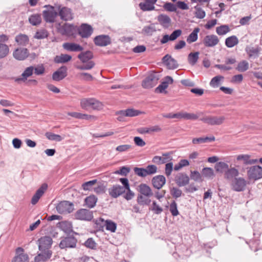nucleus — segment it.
I'll list each match as a JSON object with an SVG mask.
<instances>
[{
  "mask_svg": "<svg viewBox=\"0 0 262 262\" xmlns=\"http://www.w3.org/2000/svg\"><path fill=\"white\" fill-rule=\"evenodd\" d=\"M247 177L249 180H257L262 178V167L259 165H254L246 168Z\"/></svg>",
  "mask_w": 262,
  "mask_h": 262,
  "instance_id": "4",
  "label": "nucleus"
},
{
  "mask_svg": "<svg viewBox=\"0 0 262 262\" xmlns=\"http://www.w3.org/2000/svg\"><path fill=\"white\" fill-rule=\"evenodd\" d=\"M97 182L96 179L84 182L82 184V188L84 190H90L92 186Z\"/></svg>",
  "mask_w": 262,
  "mask_h": 262,
  "instance_id": "58",
  "label": "nucleus"
},
{
  "mask_svg": "<svg viewBox=\"0 0 262 262\" xmlns=\"http://www.w3.org/2000/svg\"><path fill=\"white\" fill-rule=\"evenodd\" d=\"M48 36V31L44 29H40L38 30L34 36V37L41 39H44L47 38Z\"/></svg>",
  "mask_w": 262,
  "mask_h": 262,
  "instance_id": "55",
  "label": "nucleus"
},
{
  "mask_svg": "<svg viewBox=\"0 0 262 262\" xmlns=\"http://www.w3.org/2000/svg\"><path fill=\"white\" fill-rule=\"evenodd\" d=\"M225 120V118L224 116H206L200 119L201 121L210 125H221Z\"/></svg>",
  "mask_w": 262,
  "mask_h": 262,
  "instance_id": "7",
  "label": "nucleus"
},
{
  "mask_svg": "<svg viewBox=\"0 0 262 262\" xmlns=\"http://www.w3.org/2000/svg\"><path fill=\"white\" fill-rule=\"evenodd\" d=\"M84 246L91 249H96L97 244L93 238H89L84 243Z\"/></svg>",
  "mask_w": 262,
  "mask_h": 262,
  "instance_id": "63",
  "label": "nucleus"
},
{
  "mask_svg": "<svg viewBox=\"0 0 262 262\" xmlns=\"http://www.w3.org/2000/svg\"><path fill=\"white\" fill-rule=\"evenodd\" d=\"M58 227L67 234H70L73 232V226L71 222L69 221H62L58 223Z\"/></svg>",
  "mask_w": 262,
  "mask_h": 262,
  "instance_id": "28",
  "label": "nucleus"
},
{
  "mask_svg": "<svg viewBox=\"0 0 262 262\" xmlns=\"http://www.w3.org/2000/svg\"><path fill=\"white\" fill-rule=\"evenodd\" d=\"M200 30V29L198 27L194 28L193 31L187 37L186 39L187 42L189 43H191L196 41L198 38V34Z\"/></svg>",
  "mask_w": 262,
  "mask_h": 262,
  "instance_id": "35",
  "label": "nucleus"
},
{
  "mask_svg": "<svg viewBox=\"0 0 262 262\" xmlns=\"http://www.w3.org/2000/svg\"><path fill=\"white\" fill-rule=\"evenodd\" d=\"M85 203L89 208H93L97 202V198L94 195H91L85 199Z\"/></svg>",
  "mask_w": 262,
  "mask_h": 262,
  "instance_id": "37",
  "label": "nucleus"
},
{
  "mask_svg": "<svg viewBox=\"0 0 262 262\" xmlns=\"http://www.w3.org/2000/svg\"><path fill=\"white\" fill-rule=\"evenodd\" d=\"M67 76V68L65 66H62L53 73L52 79L54 81H59L64 79Z\"/></svg>",
  "mask_w": 262,
  "mask_h": 262,
  "instance_id": "16",
  "label": "nucleus"
},
{
  "mask_svg": "<svg viewBox=\"0 0 262 262\" xmlns=\"http://www.w3.org/2000/svg\"><path fill=\"white\" fill-rule=\"evenodd\" d=\"M239 174V172L235 168H228L225 172L224 177L227 180H231Z\"/></svg>",
  "mask_w": 262,
  "mask_h": 262,
  "instance_id": "31",
  "label": "nucleus"
},
{
  "mask_svg": "<svg viewBox=\"0 0 262 262\" xmlns=\"http://www.w3.org/2000/svg\"><path fill=\"white\" fill-rule=\"evenodd\" d=\"M94 42L97 46L105 47L111 43V39L108 35H99L94 38Z\"/></svg>",
  "mask_w": 262,
  "mask_h": 262,
  "instance_id": "13",
  "label": "nucleus"
},
{
  "mask_svg": "<svg viewBox=\"0 0 262 262\" xmlns=\"http://www.w3.org/2000/svg\"><path fill=\"white\" fill-rule=\"evenodd\" d=\"M215 140V137L212 136L210 137H200L198 138H193L192 139V143L194 144L206 143L208 142H212Z\"/></svg>",
  "mask_w": 262,
  "mask_h": 262,
  "instance_id": "42",
  "label": "nucleus"
},
{
  "mask_svg": "<svg viewBox=\"0 0 262 262\" xmlns=\"http://www.w3.org/2000/svg\"><path fill=\"white\" fill-rule=\"evenodd\" d=\"M58 10L59 11L58 15L60 16V18L65 21L71 20L73 18V13H72L71 9L61 6H58Z\"/></svg>",
  "mask_w": 262,
  "mask_h": 262,
  "instance_id": "14",
  "label": "nucleus"
},
{
  "mask_svg": "<svg viewBox=\"0 0 262 262\" xmlns=\"http://www.w3.org/2000/svg\"><path fill=\"white\" fill-rule=\"evenodd\" d=\"M194 8L195 9V16L196 18L199 19H203L205 17L206 13L199 5L194 6Z\"/></svg>",
  "mask_w": 262,
  "mask_h": 262,
  "instance_id": "54",
  "label": "nucleus"
},
{
  "mask_svg": "<svg viewBox=\"0 0 262 262\" xmlns=\"http://www.w3.org/2000/svg\"><path fill=\"white\" fill-rule=\"evenodd\" d=\"M159 80V75L152 72L147 76L142 82V86L144 89H150L155 86Z\"/></svg>",
  "mask_w": 262,
  "mask_h": 262,
  "instance_id": "3",
  "label": "nucleus"
},
{
  "mask_svg": "<svg viewBox=\"0 0 262 262\" xmlns=\"http://www.w3.org/2000/svg\"><path fill=\"white\" fill-rule=\"evenodd\" d=\"M169 211L171 212V214L174 216H177L179 214V211L177 208V204L176 203L175 201H173L169 207Z\"/></svg>",
  "mask_w": 262,
  "mask_h": 262,
  "instance_id": "60",
  "label": "nucleus"
},
{
  "mask_svg": "<svg viewBox=\"0 0 262 262\" xmlns=\"http://www.w3.org/2000/svg\"><path fill=\"white\" fill-rule=\"evenodd\" d=\"M29 256L26 253H21L15 256L12 262H29Z\"/></svg>",
  "mask_w": 262,
  "mask_h": 262,
  "instance_id": "46",
  "label": "nucleus"
},
{
  "mask_svg": "<svg viewBox=\"0 0 262 262\" xmlns=\"http://www.w3.org/2000/svg\"><path fill=\"white\" fill-rule=\"evenodd\" d=\"M157 20L160 24L165 28H168L171 23L170 18L166 14H161L157 17Z\"/></svg>",
  "mask_w": 262,
  "mask_h": 262,
  "instance_id": "30",
  "label": "nucleus"
},
{
  "mask_svg": "<svg viewBox=\"0 0 262 262\" xmlns=\"http://www.w3.org/2000/svg\"><path fill=\"white\" fill-rule=\"evenodd\" d=\"M93 57V53L91 51L81 52L78 55L77 58L83 64L76 66V69L80 70H89L93 69L95 65L94 61L91 60Z\"/></svg>",
  "mask_w": 262,
  "mask_h": 262,
  "instance_id": "1",
  "label": "nucleus"
},
{
  "mask_svg": "<svg viewBox=\"0 0 262 262\" xmlns=\"http://www.w3.org/2000/svg\"><path fill=\"white\" fill-rule=\"evenodd\" d=\"M46 136L49 140L52 141H61L62 139L60 135L50 132L47 133Z\"/></svg>",
  "mask_w": 262,
  "mask_h": 262,
  "instance_id": "59",
  "label": "nucleus"
},
{
  "mask_svg": "<svg viewBox=\"0 0 262 262\" xmlns=\"http://www.w3.org/2000/svg\"><path fill=\"white\" fill-rule=\"evenodd\" d=\"M71 59V55L62 54L60 56H56L54 60L56 63H66L70 61Z\"/></svg>",
  "mask_w": 262,
  "mask_h": 262,
  "instance_id": "43",
  "label": "nucleus"
},
{
  "mask_svg": "<svg viewBox=\"0 0 262 262\" xmlns=\"http://www.w3.org/2000/svg\"><path fill=\"white\" fill-rule=\"evenodd\" d=\"M28 50L26 48L17 49L13 53L14 57L19 60H23L28 56Z\"/></svg>",
  "mask_w": 262,
  "mask_h": 262,
  "instance_id": "26",
  "label": "nucleus"
},
{
  "mask_svg": "<svg viewBox=\"0 0 262 262\" xmlns=\"http://www.w3.org/2000/svg\"><path fill=\"white\" fill-rule=\"evenodd\" d=\"M202 176L207 179H212L214 176V171L212 168L205 167L202 170Z\"/></svg>",
  "mask_w": 262,
  "mask_h": 262,
  "instance_id": "41",
  "label": "nucleus"
},
{
  "mask_svg": "<svg viewBox=\"0 0 262 262\" xmlns=\"http://www.w3.org/2000/svg\"><path fill=\"white\" fill-rule=\"evenodd\" d=\"M174 181L179 187H183L189 184L190 178L186 173L179 172L176 176Z\"/></svg>",
  "mask_w": 262,
  "mask_h": 262,
  "instance_id": "12",
  "label": "nucleus"
},
{
  "mask_svg": "<svg viewBox=\"0 0 262 262\" xmlns=\"http://www.w3.org/2000/svg\"><path fill=\"white\" fill-rule=\"evenodd\" d=\"M219 39L215 35H208L205 36L203 43L206 47H213L218 44Z\"/></svg>",
  "mask_w": 262,
  "mask_h": 262,
  "instance_id": "19",
  "label": "nucleus"
},
{
  "mask_svg": "<svg viewBox=\"0 0 262 262\" xmlns=\"http://www.w3.org/2000/svg\"><path fill=\"white\" fill-rule=\"evenodd\" d=\"M29 23L33 26H37L41 21V15L38 14L31 15L29 18Z\"/></svg>",
  "mask_w": 262,
  "mask_h": 262,
  "instance_id": "40",
  "label": "nucleus"
},
{
  "mask_svg": "<svg viewBox=\"0 0 262 262\" xmlns=\"http://www.w3.org/2000/svg\"><path fill=\"white\" fill-rule=\"evenodd\" d=\"M171 152H166L162 154L163 157L156 156L152 158V161L157 164L166 163L172 160Z\"/></svg>",
  "mask_w": 262,
  "mask_h": 262,
  "instance_id": "21",
  "label": "nucleus"
},
{
  "mask_svg": "<svg viewBox=\"0 0 262 262\" xmlns=\"http://www.w3.org/2000/svg\"><path fill=\"white\" fill-rule=\"evenodd\" d=\"M77 242V239L74 236H69L60 241L59 247L61 249L75 248L76 246Z\"/></svg>",
  "mask_w": 262,
  "mask_h": 262,
  "instance_id": "10",
  "label": "nucleus"
},
{
  "mask_svg": "<svg viewBox=\"0 0 262 262\" xmlns=\"http://www.w3.org/2000/svg\"><path fill=\"white\" fill-rule=\"evenodd\" d=\"M173 82L172 78L169 76H167L164 78V81L161 82L155 89L156 93H162L165 90L167 89L169 84H172Z\"/></svg>",
  "mask_w": 262,
  "mask_h": 262,
  "instance_id": "22",
  "label": "nucleus"
},
{
  "mask_svg": "<svg viewBox=\"0 0 262 262\" xmlns=\"http://www.w3.org/2000/svg\"><path fill=\"white\" fill-rule=\"evenodd\" d=\"M130 168L126 166H122L119 170L115 171L114 173L120 174L123 176H126L130 171Z\"/></svg>",
  "mask_w": 262,
  "mask_h": 262,
  "instance_id": "64",
  "label": "nucleus"
},
{
  "mask_svg": "<svg viewBox=\"0 0 262 262\" xmlns=\"http://www.w3.org/2000/svg\"><path fill=\"white\" fill-rule=\"evenodd\" d=\"M248 69L249 63L246 60H242L240 61L236 68V70L240 72H244L246 71Z\"/></svg>",
  "mask_w": 262,
  "mask_h": 262,
  "instance_id": "49",
  "label": "nucleus"
},
{
  "mask_svg": "<svg viewBox=\"0 0 262 262\" xmlns=\"http://www.w3.org/2000/svg\"><path fill=\"white\" fill-rule=\"evenodd\" d=\"M203 112H198L196 114L193 113H183V118L186 120H195L203 115Z\"/></svg>",
  "mask_w": 262,
  "mask_h": 262,
  "instance_id": "44",
  "label": "nucleus"
},
{
  "mask_svg": "<svg viewBox=\"0 0 262 262\" xmlns=\"http://www.w3.org/2000/svg\"><path fill=\"white\" fill-rule=\"evenodd\" d=\"M40 251L41 252L35 257V262H45L51 258L52 252L50 250H43Z\"/></svg>",
  "mask_w": 262,
  "mask_h": 262,
  "instance_id": "24",
  "label": "nucleus"
},
{
  "mask_svg": "<svg viewBox=\"0 0 262 262\" xmlns=\"http://www.w3.org/2000/svg\"><path fill=\"white\" fill-rule=\"evenodd\" d=\"M9 53V48L5 43L0 42V59L7 57Z\"/></svg>",
  "mask_w": 262,
  "mask_h": 262,
  "instance_id": "45",
  "label": "nucleus"
},
{
  "mask_svg": "<svg viewBox=\"0 0 262 262\" xmlns=\"http://www.w3.org/2000/svg\"><path fill=\"white\" fill-rule=\"evenodd\" d=\"M236 161L241 162L245 165L254 164L258 162V160L251 159V156L247 154H242L237 156Z\"/></svg>",
  "mask_w": 262,
  "mask_h": 262,
  "instance_id": "17",
  "label": "nucleus"
},
{
  "mask_svg": "<svg viewBox=\"0 0 262 262\" xmlns=\"http://www.w3.org/2000/svg\"><path fill=\"white\" fill-rule=\"evenodd\" d=\"M59 32L62 35L75 37L77 33V27L72 24L66 23L59 28Z\"/></svg>",
  "mask_w": 262,
  "mask_h": 262,
  "instance_id": "5",
  "label": "nucleus"
},
{
  "mask_svg": "<svg viewBox=\"0 0 262 262\" xmlns=\"http://www.w3.org/2000/svg\"><path fill=\"white\" fill-rule=\"evenodd\" d=\"M247 185V182L243 178H235L232 182V189L237 192L244 191Z\"/></svg>",
  "mask_w": 262,
  "mask_h": 262,
  "instance_id": "11",
  "label": "nucleus"
},
{
  "mask_svg": "<svg viewBox=\"0 0 262 262\" xmlns=\"http://www.w3.org/2000/svg\"><path fill=\"white\" fill-rule=\"evenodd\" d=\"M166 179L163 175H158L154 177L151 179V183L154 188L160 189L165 184Z\"/></svg>",
  "mask_w": 262,
  "mask_h": 262,
  "instance_id": "23",
  "label": "nucleus"
},
{
  "mask_svg": "<svg viewBox=\"0 0 262 262\" xmlns=\"http://www.w3.org/2000/svg\"><path fill=\"white\" fill-rule=\"evenodd\" d=\"M228 165L224 162H219L215 165V171L217 172L223 173L228 168Z\"/></svg>",
  "mask_w": 262,
  "mask_h": 262,
  "instance_id": "47",
  "label": "nucleus"
},
{
  "mask_svg": "<svg viewBox=\"0 0 262 262\" xmlns=\"http://www.w3.org/2000/svg\"><path fill=\"white\" fill-rule=\"evenodd\" d=\"M44 7L46 8L42 12L44 20L47 23H54L58 14L57 11L55 10L53 6L51 5H46Z\"/></svg>",
  "mask_w": 262,
  "mask_h": 262,
  "instance_id": "2",
  "label": "nucleus"
},
{
  "mask_svg": "<svg viewBox=\"0 0 262 262\" xmlns=\"http://www.w3.org/2000/svg\"><path fill=\"white\" fill-rule=\"evenodd\" d=\"M162 62L168 69L173 70L178 67L177 60L169 54H166L162 58Z\"/></svg>",
  "mask_w": 262,
  "mask_h": 262,
  "instance_id": "18",
  "label": "nucleus"
},
{
  "mask_svg": "<svg viewBox=\"0 0 262 262\" xmlns=\"http://www.w3.org/2000/svg\"><path fill=\"white\" fill-rule=\"evenodd\" d=\"M150 209L156 214H159L163 211V208L158 205L156 201L152 202V206Z\"/></svg>",
  "mask_w": 262,
  "mask_h": 262,
  "instance_id": "62",
  "label": "nucleus"
},
{
  "mask_svg": "<svg viewBox=\"0 0 262 262\" xmlns=\"http://www.w3.org/2000/svg\"><path fill=\"white\" fill-rule=\"evenodd\" d=\"M15 41L20 46H26L29 42V37L27 35L20 34L15 38Z\"/></svg>",
  "mask_w": 262,
  "mask_h": 262,
  "instance_id": "33",
  "label": "nucleus"
},
{
  "mask_svg": "<svg viewBox=\"0 0 262 262\" xmlns=\"http://www.w3.org/2000/svg\"><path fill=\"white\" fill-rule=\"evenodd\" d=\"M92 101L93 98H83L80 101V106L85 110L90 108Z\"/></svg>",
  "mask_w": 262,
  "mask_h": 262,
  "instance_id": "56",
  "label": "nucleus"
},
{
  "mask_svg": "<svg viewBox=\"0 0 262 262\" xmlns=\"http://www.w3.org/2000/svg\"><path fill=\"white\" fill-rule=\"evenodd\" d=\"M75 218L77 220L91 221L93 218L92 212L86 209H80L75 213Z\"/></svg>",
  "mask_w": 262,
  "mask_h": 262,
  "instance_id": "8",
  "label": "nucleus"
},
{
  "mask_svg": "<svg viewBox=\"0 0 262 262\" xmlns=\"http://www.w3.org/2000/svg\"><path fill=\"white\" fill-rule=\"evenodd\" d=\"M33 66H30L29 67H27L21 74V77L17 78L15 80V81H25L29 77L31 76L33 74Z\"/></svg>",
  "mask_w": 262,
  "mask_h": 262,
  "instance_id": "29",
  "label": "nucleus"
},
{
  "mask_svg": "<svg viewBox=\"0 0 262 262\" xmlns=\"http://www.w3.org/2000/svg\"><path fill=\"white\" fill-rule=\"evenodd\" d=\"M199 52H195L193 53L191 52L190 53H189L188 55V63L191 66L195 65L199 59Z\"/></svg>",
  "mask_w": 262,
  "mask_h": 262,
  "instance_id": "39",
  "label": "nucleus"
},
{
  "mask_svg": "<svg viewBox=\"0 0 262 262\" xmlns=\"http://www.w3.org/2000/svg\"><path fill=\"white\" fill-rule=\"evenodd\" d=\"M189 178L195 182H202L203 181L202 176L196 170L190 171Z\"/></svg>",
  "mask_w": 262,
  "mask_h": 262,
  "instance_id": "51",
  "label": "nucleus"
},
{
  "mask_svg": "<svg viewBox=\"0 0 262 262\" xmlns=\"http://www.w3.org/2000/svg\"><path fill=\"white\" fill-rule=\"evenodd\" d=\"M247 53L250 57H257L259 55V53L260 51L259 48H250L249 50H247Z\"/></svg>",
  "mask_w": 262,
  "mask_h": 262,
  "instance_id": "61",
  "label": "nucleus"
},
{
  "mask_svg": "<svg viewBox=\"0 0 262 262\" xmlns=\"http://www.w3.org/2000/svg\"><path fill=\"white\" fill-rule=\"evenodd\" d=\"M139 6L141 10L143 11H149L154 10L155 9L154 6H152L149 3H147L146 2H141L139 4Z\"/></svg>",
  "mask_w": 262,
  "mask_h": 262,
  "instance_id": "52",
  "label": "nucleus"
},
{
  "mask_svg": "<svg viewBox=\"0 0 262 262\" xmlns=\"http://www.w3.org/2000/svg\"><path fill=\"white\" fill-rule=\"evenodd\" d=\"M230 31V28L228 25H224L216 27V32L219 35H223Z\"/></svg>",
  "mask_w": 262,
  "mask_h": 262,
  "instance_id": "50",
  "label": "nucleus"
},
{
  "mask_svg": "<svg viewBox=\"0 0 262 262\" xmlns=\"http://www.w3.org/2000/svg\"><path fill=\"white\" fill-rule=\"evenodd\" d=\"M38 248L40 251L43 250H50L53 243L52 238L49 236H45L38 239Z\"/></svg>",
  "mask_w": 262,
  "mask_h": 262,
  "instance_id": "15",
  "label": "nucleus"
},
{
  "mask_svg": "<svg viewBox=\"0 0 262 262\" xmlns=\"http://www.w3.org/2000/svg\"><path fill=\"white\" fill-rule=\"evenodd\" d=\"M57 211L60 214L70 213L74 209V204L68 201H63L58 203L56 207Z\"/></svg>",
  "mask_w": 262,
  "mask_h": 262,
  "instance_id": "6",
  "label": "nucleus"
},
{
  "mask_svg": "<svg viewBox=\"0 0 262 262\" xmlns=\"http://www.w3.org/2000/svg\"><path fill=\"white\" fill-rule=\"evenodd\" d=\"M63 48L70 52L82 51L83 48L79 44L74 42H65L62 45Z\"/></svg>",
  "mask_w": 262,
  "mask_h": 262,
  "instance_id": "25",
  "label": "nucleus"
},
{
  "mask_svg": "<svg viewBox=\"0 0 262 262\" xmlns=\"http://www.w3.org/2000/svg\"><path fill=\"white\" fill-rule=\"evenodd\" d=\"M121 113L123 115H126V117H132L137 116L142 114V112L133 108H128L125 110H121Z\"/></svg>",
  "mask_w": 262,
  "mask_h": 262,
  "instance_id": "32",
  "label": "nucleus"
},
{
  "mask_svg": "<svg viewBox=\"0 0 262 262\" xmlns=\"http://www.w3.org/2000/svg\"><path fill=\"white\" fill-rule=\"evenodd\" d=\"M102 222H104V225L105 226L106 230L110 231L112 232H115L117 228V224L114 222L110 220H107L104 221L102 219Z\"/></svg>",
  "mask_w": 262,
  "mask_h": 262,
  "instance_id": "38",
  "label": "nucleus"
},
{
  "mask_svg": "<svg viewBox=\"0 0 262 262\" xmlns=\"http://www.w3.org/2000/svg\"><path fill=\"white\" fill-rule=\"evenodd\" d=\"M170 193L172 198L177 199L182 195V191L179 188L173 187L170 189Z\"/></svg>",
  "mask_w": 262,
  "mask_h": 262,
  "instance_id": "53",
  "label": "nucleus"
},
{
  "mask_svg": "<svg viewBox=\"0 0 262 262\" xmlns=\"http://www.w3.org/2000/svg\"><path fill=\"white\" fill-rule=\"evenodd\" d=\"M224 79L222 76H216L214 77L210 82V85L213 88H217L220 84V81Z\"/></svg>",
  "mask_w": 262,
  "mask_h": 262,
  "instance_id": "57",
  "label": "nucleus"
},
{
  "mask_svg": "<svg viewBox=\"0 0 262 262\" xmlns=\"http://www.w3.org/2000/svg\"><path fill=\"white\" fill-rule=\"evenodd\" d=\"M68 115L76 119H83L88 120L93 116L85 114H82L78 112H69Z\"/></svg>",
  "mask_w": 262,
  "mask_h": 262,
  "instance_id": "36",
  "label": "nucleus"
},
{
  "mask_svg": "<svg viewBox=\"0 0 262 262\" xmlns=\"http://www.w3.org/2000/svg\"><path fill=\"white\" fill-rule=\"evenodd\" d=\"M156 31V29L154 24H152L149 26H145L142 30L143 33L149 36L152 35L153 33Z\"/></svg>",
  "mask_w": 262,
  "mask_h": 262,
  "instance_id": "48",
  "label": "nucleus"
},
{
  "mask_svg": "<svg viewBox=\"0 0 262 262\" xmlns=\"http://www.w3.org/2000/svg\"><path fill=\"white\" fill-rule=\"evenodd\" d=\"M92 27L87 24H82L77 27V33L82 38H89L93 33Z\"/></svg>",
  "mask_w": 262,
  "mask_h": 262,
  "instance_id": "9",
  "label": "nucleus"
},
{
  "mask_svg": "<svg viewBox=\"0 0 262 262\" xmlns=\"http://www.w3.org/2000/svg\"><path fill=\"white\" fill-rule=\"evenodd\" d=\"M138 191L141 193L140 195L147 197H150L153 195L150 187L144 183H142L138 186Z\"/></svg>",
  "mask_w": 262,
  "mask_h": 262,
  "instance_id": "27",
  "label": "nucleus"
},
{
  "mask_svg": "<svg viewBox=\"0 0 262 262\" xmlns=\"http://www.w3.org/2000/svg\"><path fill=\"white\" fill-rule=\"evenodd\" d=\"M238 39L235 35L227 37L225 40V45L228 48H232L238 43Z\"/></svg>",
  "mask_w": 262,
  "mask_h": 262,
  "instance_id": "34",
  "label": "nucleus"
},
{
  "mask_svg": "<svg viewBox=\"0 0 262 262\" xmlns=\"http://www.w3.org/2000/svg\"><path fill=\"white\" fill-rule=\"evenodd\" d=\"M125 192L124 188L120 185H114L108 189L109 194L113 198H117Z\"/></svg>",
  "mask_w": 262,
  "mask_h": 262,
  "instance_id": "20",
  "label": "nucleus"
}]
</instances>
